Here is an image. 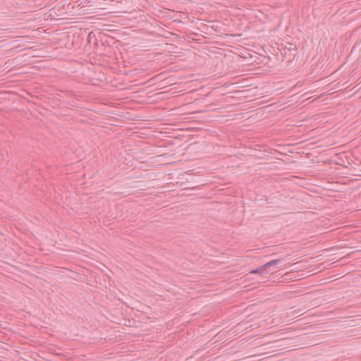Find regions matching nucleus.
<instances>
[{"mask_svg": "<svg viewBox=\"0 0 361 361\" xmlns=\"http://www.w3.org/2000/svg\"><path fill=\"white\" fill-rule=\"evenodd\" d=\"M280 261V259H273L267 262L264 265L260 266L257 269L250 270V274H259L260 276H263L271 270V267L277 264Z\"/></svg>", "mask_w": 361, "mask_h": 361, "instance_id": "1", "label": "nucleus"}, {"mask_svg": "<svg viewBox=\"0 0 361 361\" xmlns=\"http://www.w3.org/2000/svg\"><path fill=\"white\" fill-rule=\"evenodd\" d=\"M267 57L264 55L259 54L256 52L250 54V66L257 64L259 65L266 61Z\"/></svg>", "mask_w": 361, "mask_h": 361, "instance_id": "2", "label": "nucleus"}, {"mask_svg": "<svg viewBox=\"0 0 361 361\" xmlns=\"http://www.w3.org/2000/svg\"><path fill=\"white\" fill-rule=\"evenodd\" d=\"M256 89H257V87L251 88V89H250V91H252V90H256ZM254 95H255V94H250V97H251V96H254Z\"/></svg>", "mask_w": 361, "mask_h": 361, "instance_id": "3", "label": "nucleus"}, {"mask_svg": "<svg viewBox=\"0 0 361 361\" xmlns=\"http://www.w3.org/2000/svg\"><path fill=\"white\" fill-rule=\"evenodd\" d=\"M256 99H251V100L250 99V102H254V101H255Z\"/></svg>", "mask_w": 361, "mask_h": 361, "instance_id": "4", "label": "nucleus"}]
</instances>
